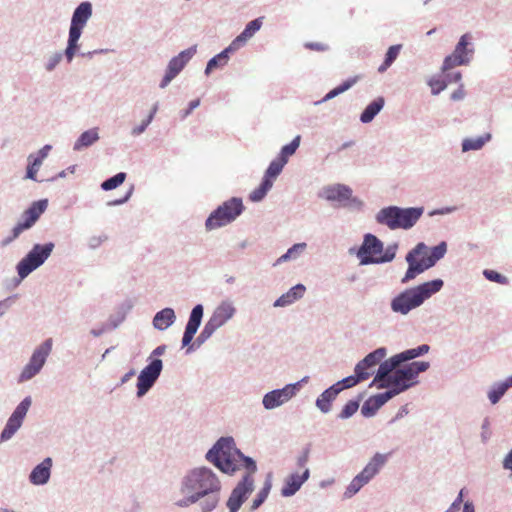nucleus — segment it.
Here are the masks:
<instances>
[{"mask_svg": "<svg viewBox=\"0 0 512 512\" xmlns=\"http://www.w3.org/2000/svg\"><path fill=\"white\" fill-rule=\"evenodd\" d=\"M52 467L51 458H45L31 472L29 479L34 485H43L50 478V470Z\"/></svg>", "mask_w": 512, "mask_h": 512, "instance_id": "aec40b11", "label": "nucleus"}, {"mask_svg": "<svg viewBox=\"0 0 512 512\" xmlns=\"http://www.w3.org/2000/svg\"><path fill=\"white\" fill-rule=\"evenodd\" d=\"M28 167H27V173L26 178L36 181L37 180V173L43 163V160L35 157L33 154L29 155L28 157Z\"/></svg>", "mask_w": 512, "mask_h": 512, "instance_id": "ea45409f", "label": "nucleus"}, {"mask_svg": "<svg viewBox=\"0 0 512 512\" xmlns=\"http://www.w3.org/2000/svg\"><path fill=\"white\" fill-rule=\"evenodd\" d=\"M374 410V401H372V397L369 398L362 406L361 412L364 416H370L375 413Z\"/></svg>", "mask_w": 512, "mask_h": 512, "instance_id": "0e129e2a", "label": "nucleus"}, {"mask_svg": "<svg viewBox=\"0 0 512 512\" xmlns=\"http://www.w3.org/2000/svg\"><path fill=\"white\" fill-rule=\"evenodd\" d=\"M429 351V346L427 344H423L418 346L417 348L408 349L400 354H397V358L400 362L408 361L414 359L420 355H423Z\"/></svg>", "mask_w": 512, "mask_h": 512, "instance_id": "c9c22d12", "label": "nucleus"}, {"mask_svg": "<svg viewBox=\"0 0 512 512\" xmlns=\"http://www.w3.org/2000/svg\"><path fill=\"white\" fill-rule=\"evenodd\" d=\"M254 480L248 475L244 476L242 481L233 489L228 501L227 507L230 512H237L247 495L253 491Z\"/></svg>", "mask_w": 512, "mask_h": 512, "instance_id": "4468645a", "label": "nucleus"}, {"mask_svg": "<svg viewBox=\"0 0 512 512\" xmlns=\"http://www.w3.org/2000/svg\"><path fill=\"white\" fill-rule=\"evenodd\" d=\"M387 460L386 455L377 453L365 468L357 475L366 484L371 478L374 477L379 469L385 464Z\"/></svg>", "mask_w": 512, "mask_h": 512, "instance_id": "4be33fe9", "label": "nucleus"}, {"mask_svg": "<svg viewBox=\"0 0 512 512\" xmlns=\"http://www.w3.org/2000/svg\"><path fill=\"white\" fill-rule=\"evenodd\" d=\"M79 38H80V36L74 37L73 34L69 33L68 46L65 51V55L69 62L73 59L75 52L78 48L77 42H78Z\"/></svg>", "mask_w": 512, "mask_h": 512, "instance_id": "864d4df0", "label": "nucleus"}, {"mask_svg": "<svg viewBox=\"0 0 512 512\" xmlns=\"http://www.w3.org/2000/svg\"><path fill=\"white\" fill-rule=\"evenodd\" d=\"M180 490L185 498L179 500L177 505L187 507L207 495L219 494L221 482L211 469L198 467L190 470L183 477Z\"/></svg>", "mask_w": 512, "mask_h": 512, "instance_id": "f257e3e1", "label": "nucleus"}, {"mask_svg": "<svg viewBox=\"0 0 512 512\" xmlns=\"http://www.w3.org/2000/svg\"><path fill=\"white\" fill-rule=\"evenodd\" d=\"M174 320V310L171 308H164L154 316L153 325L158 330H165L174 322Z\"/></svg>", "mask_w": 512, "mask_h": 512, "instance_id": "c85d7f7f", "label": "nucleus"}, {"mask_svg": "<svg viewBox=\"0 0 512 512\" xmlns=\"http://www.w3.org/2000/svg\"><path fill=\"white\" fill-rule=\"evenodd\" d=\"M262 26L261 18H257L255 20L250 21L243 32L237 36L233 42L231 43V48L238 49L241 45H243L248 39H250Z\"/></svg>", "mask_w": 512, "mask_h": 512, "instance_id": "cd10ccee", "label": "nucleus"}, {"mask_svg": "<svg viewBox=\"0 0 512 512\" xmlns=\"http://www.w3.org/2000/svg\"><path fill=\"white\" fill-rule=\"evenodd\" d=\"M309 469L305 468L302 475L291 474L285 479L284 486L282 487L281 494L284 497L294 495L302 486V484L309 478Z\"/></svg>", "mask_w": 512, "mask_h": 512, "instance_id": "6ab92c4d", "label": "nucleus"}, {"mask_svg": "<svg viewBox=\"0 0 512 512\" xmlns=\"http://www.w3.org/2000/svg\"><path fill=\"white\" fill-rule=\"evenodd\" d=\"M484 276L493 282L499 283V284H507L508 279L503 276L502 274L498 273L494 270H484Z\"/></svg>", "mask_w": 512, "mask_h": 512, "instance_id": "6e6d98bb", "label": "nucleus"}, {"mask_svg": "<svg viewBox=\"0 0 512 512\" xmlns=\"http://www.w3.org/2000/svg\"><path fill=\"white\" fill-rule=\"evenodd\" d=\"M271 487H272V485L269 480L264 483V486L259 491L257 497L253 500V503L251 506V508L253 510L257 509L265 501V499L268 497Z\"/></svg>", "mask_w": 512, "mask_h": 512, "instance_id": "de8ad7c7", "label": "nucleus"}, {"mask_svg": "<svg viewBox=\"0 0 512 512\" xmlns=\"http://www.w3.org/2000/svg\"><path fill=\"white\" fill-rule=\"evenodd\" d=\"M202 316H203L202 305H200V304L196 305L191 311L190 318H189V321H188L185 329L197 332V330L200 326V323H201Z\"/></svg>", "mask_w": 512, "mask_h": 512, "instance_id": "f704fd0d", "label": "nucleus"}, {"mask_svg": "<svg viewBox=\"0 0 512 512\" xmlns=\"http://www.w3.org/2000/svg\"><path fill=\"white\" fill-rule=\"evenodd\" d=\"M300 141H301V136L297 135L291 141V143H289V144H287V145L282 147L278 157L287 163L288 162V158L290 156H292L296 152V150L298 149V147L300 145Z\"/></svg>", "mask_w": 512, "mask_h": 512, "instance_id": "4c0bfd02", "label": "nucleus"}, {"mask_svg": "<svg viewBox=\"0 0 512 512\" xmlns=\"http://www.w3.org/2000/svg\"><path fill=\"white\" fill-rule=\"evenodd\" d=\"M220 328L217 323H215L211 318L209 321L205 324L204 329L202 330L200 337L201 338H208L212 335V333Z\"/></svg>", "mask_w": 512, "mask_h": 512, "instance_id": "bf43d9fd", "label": "nucleus"}, {"mask_svg": "<svg viewBox=\"0 0 512 512\" xmlns=\"http://www.w3.org/2000/svg\"><path fill=\"white\" fill-rule=\"evenodd\" d=\"M490 139V135L487 134L486 136L477 137L475 139H465L462 143V150L463 151H469V150H478L482 148V146Z\"/></svg>", "mask_w": 512, "mask_h": 512, "instance_id": "a19ab883", "label": "nucleus"}, {"mask_svg": "<svg viewBox=\"0 0 512 512\" xmlns=\"http://www.w3.org/2000/svg\"><path fill=\"white\" fill-rule=\"evenodd\" d=\"M195 51V48H189L182 51L178 56L170 60L166 74L160 83L161 88H165L172 81V79L177 76V74L184 68L186 63L192 58Z\"/></svg>", "mask_w": 512, "mask_h": 512, "instance_id": "2eb2a0df", "label": "nucleus"}, {"mask_svg": "<svg viewBox=\"0 0 512 512\" xmlns=\"http://www.w3.org/2000/svg\"><path fill=\"white\" fill-rule=\"evenodd\" d=\"M508 389L507 384L499 383L497 384L489 393L488 397L492 404H496L501 397L505 394Z\"/></svg>", "mask_w": 512, "mask_h": 512, "instance_id": "09e8293b", "label": "nucleus"}, {"mask_svg": "<svg viewBox=\"0 0 512 512\" xmlns=\"http://www.w3.org/2000/svg\"><path fill=\"white\" fill-rule=\"evenodd\" d=\"M359 77L358 76H355L353 78H350L346 81H344L341 85L335 87L334 89H332L330 92H328L325 97H324V101H327V100H330L332 98H334L335 96L347 91L348 89H350L354 84H356V82L358 81Z\"/></svg>", "mask_w": 512, "mask_h": 512, "instance_id": "e433bc0d", "label": "nucleus"}, {"mask_svg": "<svg viewBox=\"0 0 512 512\" xmlns=\"http://www.w3.org/2000/svg\"><path fill=\"white\" fill-rule=\"evenodd\" d=\"M305 286L302 284H297L294 287H292L288 292L280 296L275 302V307H285L292 303H294L296 300L303 297L305 293Z\"/></svg>", "mask_w": 512, "mask_h": 512, "instance_id": "bb28decb", "label": "nucleus"}, {"mask_svg": "<svg viewBox=\"0 0 512 512\" xmlns=\"http://www.w3.org/2000/svg\"><path fill=\"white\" fill-rule=\"evenodd\" d=\"M237 50L236 48H231V44L223 50L218 55L214 56L212 59L209 60L206 66L205 73L209 74L213 69L224 66L228 61V53Z\"/></svg>", "mask_w": 512, "mask_h": 512, "instance_id": "7c9ffc66", "label": "nucleus"}, {"mask_svg": "<svg viewBox=\"0 0 512 512\" xmlns=\"http://www.w3.org/2000/svg\"><path fill=\"white\" fill-rule=\"evenodd\" d=\"M323 196L329 201L345 202L351 198L352 190L348 186L337 184L324 188Z\"/></svg>", "mask_w": 512, "mask_h": 512, "instance_id": "412c9836", "label": "nucleus"}, {"mask_svg": "<svg viewBox=\"0 0 512 512\" xmlns=\"http://www.w3.org/2000/svg\"><path fill=\"white\" fill-rule=\"evenodd\" d=\"M397 395V391L390 388L388 391L384 393H379L372 397V401H374V410L379 409L382 405H384L388 400Z\"/></svg>", "mask_w": 512, "mask_h": 512, "instance_id": "49530a36", "label": "nucleus"}, {"mask_svg": "<svg viewBox=\"0 0 512 512\" xmlns=\"http://www.w3.org/2000/svg\"><path fill=\"white\" fill-rule=\"evenodd\" d=\"M503 467L512 471V450L508 453L503 461Z\"/></svg>", "mask_w": 512, "mask_h": 512, "instance_id": "774afa93", "label": "nucleus"}, {"mask_svg": "<svg viewBox=\"0 0 512 512\" xmlns=\"http://www.w3.org/2000/svg\"><path fill=\"white\" fill-rule=\"evenodd\" d=\"M429 85L431 87V91L434 95L439 94L441 91H443L447 87V82L445 80L441 79H432L429 82Z\"/></svg>", "mask_w": 512, "mask_h": 512, "instance_id": "13d9d810", "label": "nucleus"}, {"mask_svg": "<svg viewBox=\"0 0 512 512\" xmlns=\"http://www.w3.org/2000/svg\"><path fill=\"white\" fill-rule=\"evenodd\" d=\"M272 185H273V181L271 179L263 178V181L260 184V186L250 193L249 199L252 202L261 201L265 197L267 192L271 189Z\"/></svg>", "mask_w": 512, "mask_h": 512, "instance_id": "72a5a7b5", "label": "nucleus"}, {"mask_svg": "<svg viewBox=\"0 0 512 512\" xmlns=\"http://www.w3.org/2000/svg\"><path fill=\"white\" fill-rule=\"evenodd\" d=\"M98 132L96 129H91L83 132L74 145L75 150H80L83 147H88L98 140Z\"/></svg>", "mask_w": 512, "mask_h": 512, "instance_id": "473e14b6", "label": "nucleus"}, {"mask_svg": "<svg viewBox=\"0 0 512 512\" xmlns=\"http://www.w3.org/2000/svg\"><path fill=\"white\" fill-rule=\"evenodd\" d=\"M445 253H446V243L445 242H442L439 245L433 247L430 250L431 261L428 260L427 265L425 264V265H423V267L421 266L420 271H425V270L429 269L430 267L434 266V264L439 259H441L445 255ZM415 270L419 271V269H416V268H413L411 271H415Z\"/></svg>", "mask_w": 512, "mask_h": 512, "instance_id": "2f4dec72", "label": "nucleus"}, {"mask_svg": "<svg viewBox=\"0 0 512 512\" xmlns=\"http://www.w3.org/2000/svg\"><path fill=\"white\" fill-rule=\"evenodd\" d=\"M305 47L309 50H314L318 52H323L328 50V45L321 42H307L305 43Z\"/></svg>", "mask_w": 512, "mask_h": 512, "instance_id": "e2e57ef3", "label": "nucleus"}, {"mask_svg": "<svg viewBox=\"0 0 512 512\" xmlns=\"http://www.w3.org/2000/svg\"><path fill=\"white\" fill-rule=\"evenodd\" d=\"M285 164V161L277 157L270 163L269 167L267 168L264 179H271L273 181V179H275L281 173Z\"/></svg>", "mask_w": 512, "mask_h": 512, "instance_id": "58836bf2", "label": "nucleus"}, {"mask_svg": "<svg viewBox=\"0 0 512 512\" xmlns=\"http://www.w3.org/2000/svg\"><path fill=\"white\" fill-rule=\"evenodd\" d=\"M158 110V105L155 104L152 109H151V112L150 114L148 115L147 119H145L141 125L139 126H136L133 128L132 130V134L133 135H140L141 133H143L145 131V129L147 128V126L151 123V121L153 120L156 112Z\"/></svg>", "mask_w": 512, "mask_h": 512, "instance_id": "603ef678", "label": "nucleus"}, {"mask_svg": "<svg viewBox=\"0 0 512 512\" xmlns=\"http://www.w3.org/2000/svg\"><path fill=\"white\" fill-rule=\"evenodd\" d=\"M236 312L235 307L230 302H222L210 317L219 327L231 319Z\"/></svg>", "mask_w": 512, "mask_h": 512, "instance_id": "a878e982", "label": "nucleus"}, {"mask_svg": "<svg viewBox=\"0 0 512 512\" xmlns=\"http://www.w3.org/2000/svg\"><path fill=\"white\" fill-rule=\"evenodd\" d=\"M442 286L443 281L436 279L407 289L392 300L391 308L394 312L405 315L412 309L419 307L426 299L438 292Z\"/></svg>", "mask_w": 512, "mask_h": 512, "instance_id": "f03ea898", "label": "nucleus"}, {"mask_svg": "<svg viewBox=\"0 0 512 512\" xmlns=\"http://www.w3.org/2000/svg\"><path fill=\"white\" fill-rule=\"evenodd\" d=\"M60 60H61L60 54H56V55L52 56L46 65L47 70L48 71L53 70L57 66V64L60 62Z\"/></svg>", "mask_w": 512, "mask_h": 512, "instance_id": "69168bd1", "label": "nucleus"}, {"mask_svg": "<svg viewBox=\"0 0 512 512\" xmlns=\"http://www.w3.org/2000/svg\"><path fill=\"white\" fill-rule=\"evenodd\" d=\"M423 212L422 207L399 208L390 206L381 209L376 216V220L392 230L409 229L416 224Z\"/></svg>", "mask_w": 512, "mask_h": 512, "instance_id": "7ed1b4c3", "label": "nucleus"}, {"mask_svg": "<svg viewBox=\"0 0 512 512\" xmlns=\"http://www.w3.org/2000/svg\"><path fill=\"white\" fill-rule=\"evenodd\" d=\"M31 405L30 397H26L15 409L10 418L8 419L4 430L1 433V440L6 441L10 439L14 433L22 425L23 419Z\"/></svg>", "mask_w": 512, "mask_h": 512, "instance_id": "ddd939ff", "label": "nucleus"}, {"mask_svg": "<svg viewBox=\"0 0 512 512\" xmlns=\"http://www.w3.org/2000/svg\"><path fill=\"white\" fill-rule=\"evenodd\" d=\"M387 460L386 455L377 453L365 468L357 475L366 484L371 478L374 477L379 469L385 464Z\"/></svg>", "mask_w": 512, "mask_h": 512, "instance_id": "5701e85b", "label": "nucleus"}, {"mask_svg": "<svg viewBox=\"0 0 512 512\" xmlns=\"http://www.w3.org/2000/svg\"><path fill=\"white\" fill-rule=\"evenodd\" d=\"M126 179V173L120 172L113 177L105 180L101 184V188L105 191L112 190L120 186Z\"/></svg>", "mask_w": 512, "mask_h": 512, "instance_id": "c03bdc74", "label": "nucleus"}, {"mask_svg": "<svg viewBox=\"0 0 512 512\" xmlns=\"http://www.w3.org/2000/svg\"><path fill=\"white\" fill-rule=\"evenodd\" d=\"M233 451V440L230 438H221L216 442L213 448L208 451L206 459L212 462L221 471L233 473L238 469Z\"/></svg>", "mask_w": 512, "mask_h": 512, "instance_id": "39448f33", "label": "nucleus"}, {"mask_svg": "<svg viewBox=\"0 0 512 512\" xmlns=\"http://www.w3.org/2000/svg\"><path fill=\"white\" fill-rule=\"evenodd\" d=\"M53 247L54 245L52 243L45 245L36 244L17 265V271L20 278H25L33 270L42 265L44 261L50 256Z\"/></svg>", "mask_w": 512, "mask_h": 512, "instance_id": "6e6552de", "label": "nucleus"}, {"mask_svg": "<svg viewBox=\"0 0 512 512\" xmlns=\"http://www.w3.org/2000/svg\"><path fill=\"white\" fill-rule=\"evenodd\" d=\"M162 371V361L154 359L139 374L137 379V395L139 397L147 393L153 386Z\"/></svg>", "mask_w": 512, "mask_h": 512, "instance_id": "f8f14e48", "label": "nucleus"}, {"mask_svg": "<svg viewBox=\"0 0 512 512\" xmlns=\"http://www.w3.org/2000/svg\"><path fill=\"white\" fill-rule=\"evenodd\" d=\"M470 38L469 34L462 35L453 53L461 58H469L468 54L472 52V50L467 49V46L470 44Z\"/></svg>", "mask_w": 512, "mask_h": 512, "instance_id": "37998d69", "label": "nucleus"}, {"mask_svg": "<svg viewBox=\"0 0 512 512\" xmlns=\"http://www.w3.org/2000/svg\"><path fill=\"white\" fill-rule=\"evenodd\" d=\"M52 350V339H47L32 354L29 363L20 374L19 381L24 382L35 376L43 367L47 356Z\"/></svg>", "mask_w": 512, "mask_h": 512, "instance_id": "9b49d317", "label": "nucleus"}, {"mask_svg": "<svg viewBox=\"0 0 512 512\" xmlns=\"http://www.w3.org/2000/svg\"><path fill=\"white\" fill-rule=\"evenodd\" d=\"M360 263L371 264V263H384L393 260L395 252L391 249L383 251V243L374 235L366 234L364 241L357 253Z\"/></svg>", "mask_w": 512, "mask_h": 512, "instance_id": "423d86ee", "label": "nucleus"}, {"mask_svg": "<svg viewBox=\"0 0 512 512\" xmlns=\"http://www.w3.org/2000/svg\"><path fill=\"white\" fill-rule=\"evenodd\" d=\"M469 62V58H461L452 53L444 59L442 70L444 72L452 69L455 66L464 65Z\"/></svg>", "mask_w": 512, "mask_h": 512, "instance_id": "a18cd8bd", "label": "nucleus"}, {"mask_svg": "<svg viewBox=\"0 0 512 512\" xmlns=\"http://www.w3.org/2000/svg\"><path fill=\"white\" fill-rule=\"evenodd\" d=\"M92 15V6L89 2L81 3L74 11L69 33L73 36H81L82 29Z\"/></svg>", "mask_w": 512, "mask_h": 512, "instance_id": "f3484780", "label": "nucleus"}, {"mask_svg": "<svg viewBox=\"0 0 512 512\" xmlns=\"http://www.w3.org/2000/svg\"><path fill=\"white\" fill-rule=\"evenodd\" d=\"M400 49L401 45H393L388 49L383 64H381L378 68L379 72H384L387 70L388 67H390V65L398 57Z\"/></svg>", "mask_w": 512, "mask_h": 512, "instance_id": "79ce46f5", "label": "nucleus"}, {"mask_svg": "<svg viewBox=\"0 0 512 512\" xmlns=\"http://www.w3.org/2000/svg\"><path fill=\"white\" fill-rule=\"evenodd\" d=\"M295 385H287L282 389L273 390L267 393L263 398V405L266 409H274L295 395Z\"/></svg>", "mask_w": 512, "mask_h": 512, "instance_id": "dca6fc26", "label": "nucleus"}, {"mask_svg": "<svg viewBox=\"0 0 512 512\" xmlns=\"http://www.w3.org/2000/svg\"><path fill=\"white\" fill-rule=\"evenodd\" d=\"M401 364L400 360L397 358V355L391 357L390 359L382 362L379 365L377 374L373 380V384L377 383H385L390 375L397 369V367Z\"/></svg>", "mask_w": 512, "mask_h": 512, "instance_id": "b1692460", "label": "nucleus"}, {"mask_svg": "<svg viewBox=\"0 0 512 512\" xmlns=\"http://www.w3.org/2000/svg\"><path fill=\"white\" fill-rule=\"evenodd\" d=\"M359 373L360 372L358 370H355V376H348V377L344 378L343 380L337 382L335 385H337V387H342V390H343L344 388L353 387L358 382L367 379V378H360Z\"/></svg>", "mask_w": 512, "mask_h": 512, "instance_id": "8fccbe9b", "label": "nucleus"}, {"mask_svg": "<svg viewBox=\"0 0 512 512\" xmlns=\"http://www.w3.org/2000/svg\"><path fill=\"white\" fill-rule=\"evenodd\" d=\"M428 260L431 261L430 249L424 243L417 244L416 247L412 249L406 256L408 269L406 271L404 278L402 279V282H408L414 279L417 275L423 273L424 271L411 270L413 268L420 269L421 266L423 267V265H427Z\"/></svg>", "mask_w": 512, "mask_h": 512, "instance_id": "9d476101", "label": "nucleus"}, {"mask_svg": "<svg viewBox=\"0 0 512 512\" xmlns=\"http://www.w3.org/2000/svg\"><path fill=\"white\" fill-rule=\"evenodd\" d=\"M384 106V98L378 97L373 100L363 111L360 116V120L363 123H369L373 120V118L380 112V110Z\"/></svg>", "mask_w": 512, "mask_h": 512, "instance_id": "c756f323", "label": "nucleus"}, {"mask_svg": "<svg viewBox=\"0 0 512 512\" xmlns=\"http://www.w3.org/2000/svg\"><path fill=\"white\" fill-rule=\"evenodd\" d=\"M358 408H359L358 401L350 400L343 407L342 411L339 414V417L341 419H347V418L351 417L352 415H354L357 412Z\"/></svg>", "mask_w": 512, "mask_h": 512, "instance_id": "3c124183", "label": "nucleus"}, {"mask_svg": "<svg viewBox=\"0 0 512 512\" xmlns=\"http://www.w3.org/2000/svg\"><path fill=\"white\" fill-rule=\"evenodd\" d=\"M208 498L201 503V508L203 512H210L216 508L219 503L218 494H210L207 495Z\"/></svg>", "mask_w": 512, "mask_h": 512, "instance_id": "5fc2aeb1", "label": "nucleus"}, {"mask_svg": "<svg viewBox=\"0 0 512 512\" xmlns=\"http://www.w3.org/2000/svg\"><path fill=\"white\" fill-rule=\"evenodd\" d=\"M385 356L386 350L384 348H378L361 360L355 367V370L360 372V378H369L373 374V368L378 365Z\"/></svg>", "mask_w": 512, "mask_h": 512, "instance_id": "a211bd4d", "label": "nucleus"}, {"mask_svg": "<svg viewBox=\"0 0 512 512\" xmlns=\"http://www.w3.org/2000/svg\"><path fill=\"white\" fill-rule=\"evenodd\" d=\"M305 244H295L292 248H290L283 256H281L280 260H287L294 258L297 253L301 252L305 248Z\"/></svg>", "mask_w": 512, "mask_h": 512, "instance_id": "052dcab7", "label": "nucleus"}, {"mask_svg": "<svg viewBox=\"0 0 512 512\" xmlns=\"http://www.w3.org/2000/svg\"><path fill=\"white\" fill-rule=\"evenodd\" d=\"M429 368V362L416 361L403 368L396 369L385 383L378 384V388H392L397 394L405 391L413 385V380L420 372Z\"/></svg>", "mask_w": 512, "mask_h": 512, "instance_id": "20e7f679", "label": "nucleus"}, {"mask_svg": "<svg viewBox=\"0 0 512 512\" xmlns=\"http://www.w3.org/2000/svg\"><path fill=\"white\" fill-rule=\"evenodd\" d=\"M237 455L242 458L244 466L248 470V473L245 476L249 475L253 479L252 474L256 471L255 462L251 458L244 457L243 455L239 454L238 452H237Z\"/></svg>", "mask_w": 512, "mask_h": 512, "instance_id": "680f3d73", "label": "nucleus"}, {"mask_svg": "<svg viewBox=\"0 0 512 512\" xmlns=\"http://www.w3.org/2000/svg\"><path fill=\"white\" fill-rule=\"evenodd\" d=\"M244 210L242 200L233 197L225 201L207 218L205 226L207 230H214L234 221Z\"/></svg>", "mask_w": 512, "mask_h": 512, "instance_id": "0eeeda50", "label": "nucleus"}, {"mask_svg": "<svg viewBox=\"0 0 512 512\" xmlns=\"http://www.w3.org/2000/svg\"><path fill=\"white\" fill-rule=\"evenodd\" d=\"M342 391V387L332 385L326 389L316 400V406L323 412L327 413L331 410L332 402L335 400L339 392Z\"/></svg>", "mask_w": 512, "mask_h": 512, "instance_id": "393cba45", "label": "nucleus"}, {"mask_svg": "<svg viewBox=\"0 0 512 512\" xmlns=\"http://www.w3.org/2000/svg\"><path fill=\"white\" fill-rule=\"evenodd\" d=\"M47 206V200L33 202L32 205L23 212L22 219L13 228L12 235L3 241V245L9 244L18 238L22 232L30 229L45 212Z\"/></svg>", "mask_w": 512, "mask_h": 512, "instance_id": "1a4fd4ad", "label": "nucleus"}, {"mask_svg": "<svg viewBox=\"0 0 512 512\" xmlns=\"http://www.w3.org/2000/svg\"><path fill=\"white\" fill-rule=\"evenodd\" d=\"M364 485L365 483L361 480V478L356 476L349 484L345 494L351 497L352 495L357 493Z\"/></svg>", "mask_w": 512, "mask_h": 512, "instance_id": "4d7b16f0", "label": "nucleus"}, {"mask_svg": "<svg viewBox=\"0 0 512 512\" xmlns=\"http://www.w3.org/2000/svg\"><path fill=\"white\" fill-rule=\"evenodd\" d=\"M196 332L185 329L183 338H182V344L183 346H187L192 341L194 335Z\"/></svg>", "mask_w": 512, "mask_h": 512, "instance_id": "338daca9", "label": "nucleus"}]
</instances>
